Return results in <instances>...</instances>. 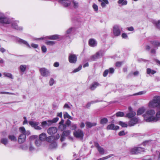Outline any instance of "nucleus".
Wrapping results in <instances>:
<instances>
[{"label":"nucleus","mask_w":160,"mask_h":160,"mask_svg":"<svg viewBox=\"0 0 160 160\" xmlns=\"http://www.w3.org/2000/svg\"><path fill=\"white\" fill-rule=\"evenodd\" d=\"M144 120L147 122H155L160 120V112L156 113L153 109L147 110L142 115Z\"/></svg>","instance_id":"1"},{"label":"nucleus","mask_w":160,"mask_h":160,"mask_svg":"<svg viewBox=\"0 0 160 160\" xmlns=\"http://www.w3.org/2000/svg\"><path fill=\"white\" fill-rule=\"evenodd\" d=\"M148 107L151 108H156L158 107L160 112V97L159 96H155L153 99L151 101L148 103Z\"/></svg>","instance_id":"2"},{"label":"nucleus","mask_w":160,"mask_h":160,"mask_svg":"<svg viewBox=\"0 0 160 160\" xmlns=\"http://www.w3.org/2000/svg\"><path fill=\"white\" fill-rule=\"evenodd\" d=\"M10 19L3 13L0 12V23L3 24H9L10 23Z\"/></svg>","instance_id":"3"},{"label":"nucleus","mask_w":160,"mask_h":160,"mask_svg":"<svg viewBox=\"0 0 160 160\" xmlns=\"http://www.w3.org/2000/svg\"><path fill=\"white\" fill-rule=\"evenodd\" d=\"M39 70L41 75L42 77H47L50 75V70L46 68H41Z\"/></svg>","instance_id":"4"},{"label":"nucleus","mask_w":160,"mask_h":160,"mask_svg":"<svg viewBox=\"0 0 160 160\" xmlns=\"http://www.w3.org/2000/svg\"><path fill=\"white\" fill-rule=\"evenodd\" d=\"M103 55V52L102 51H100L97 52L95 54L91 56L90 58L92 61H94L102 57Z\"/></svg>","instance_id":"5"},{"label":"nucleus","mask_w":160,"mask_h":160,"mask_svg":"<svg viewBox=\"0 0 160 160\" xmlns=\"http://www.w3.org/2000/svg\"><path fill=\"white\" fill-rule=\"evenodd\" d=\"M130 151L132 154H135L143 151L144 149L141 147H134L130 149Z\"/></svg>","instance_id":"6"},{"label":"nucleus","mask_w":160,"mask_h":160,"mask_svg":"<svg viewBox=\"0 0 160 160\" xmlns=\"http://www.w3.org/2000/svg\"><path fill=\"white\" fill-rule=\"evenodd\" d=\"M74 136L77 138L82 139L83 136V133L81 130L75 131L73 132Z\"/></svg>","instance_id":"7"},{"label":"nucleus","mask_w":160,"mask_h":160,"mask_svg":"<svg viewBox=\"0 0 160 160\" xmlns=\"http://www.w3.org/2000/svg\"><path fill=\"white\" fill-rule=\"evenodd\" d=\"M113 33L115 36H118L120 35L121 31L119 29V26L117 25L114 26L113 27Z\"/></svg>","instance_id":"8"},{"label":"nucleus","mask_w":160,"mask_h":160,"mask_svg":"<svg viewBox=\"0 0 160 160\" xmlns=\"http://www.w3.org/2000/svg\"><path fill=\"white\" fill-rule=\"evenodd\" d=\"M29 123L35 129L39 130L42 129V128L40 126H38L39 124V122L30 121L29 122Z\"/></svg>","instance_id":"9"},{"label":"nucleus","mask_w":160,"mask_h":160,"mask_svg":"<svg viewBox=\"0 0 160 160\" xmlns=\"http://www.w3.org/2000/svg\"><path fill=\"white\" fill-rule=\"evenodd\" d=\"M68 60L71 63H75L77 61V57L76 55L74 54H70L68 57Z\"/></svg>","instance_id":"10"},{"label":"nucleus","mask_w":160,"mask_h":160,"mask_svg":"<svg viewBox=\"0 0 160 160\" xmlns=\"http://www.w3.org/2000/svg\"><path fill=\"white\" fill-rule=\"evenodd\" d=\"M59 2L64 7H68L71 4V2L69 0H60Z\"/></svg>","instance_id":"11"},{"label":"nucleus","mask_w":160,"mask_h":160,"mask_svg":"<svg viewBox=\"0 0 160 160\" xmlns=\"http://www.w3.org/2000/svg\"><path fill=\"white\" fill-rule=\"evenodd\" d=\"M57 132V129L55 127H52L49 128L47 130V132L49 135L55 134Z\"/></svg>","instance_id":"12"},{"label":"nucleus","mask_w":160,"mask_h":160,"mask_svg":"<svg viewBox=\"0 0 160 160\" xmlns=\"http://www.w3.org/2000/svg\"><path fill=\"white\" fill-rule=\"evenodd\" d=\"M139 119L138 118H134L131 119L128 122V125L130 126H134L138 123Z\"/></svg>","instance_id":"13"},{"label":"nucleus","mask_w":160,"mask_h":160,"mask_svg":"<svg viewBox=\"0 0 160 160\" xmlns=\"http://www.w3.org/2000/svg\"><path fill=\"white\" fill-rule=\"evenodd\" d=\"M18 22L17 21L13 22L12 23V27L16 29L20 30H22L23 28L22 27H19L18 26Z\"/></svg>","instance_id":"14"},{"label":"nucleus","mask_w":160,"mask_h":160,"mask_svg":"<svg viewBox=\"0 0 160 160\" xmlns=\"http://www.w3.org/2000/svg\"><path fill=\"white\" fill-rule=\"evenodd\" d=\"M26 136L25 134H22L20 135L18 138V142L19 143H22L24 142L26 140Z\"/></svg>","instance_id":"15"},{"label":"nucleus","mask_w":160,"mask_h":160,"mask_svg":"<svg viewBox=\"0 0 160 160\" xmlns=\"http://www.w3.org/2000/svg\"><path fill=\"white\" fill-rule=\"evenodd\" d=\"M95 146L97 148L99 152L101 154H103L104 153V149L99 146L98 143H95Z\"/></svg>","instance_id":"16"},{"label":"nucleus","mask_w":160,"mask_h":160,"mask_svg":"<svg viewBox=\"0 0 160 160\" xmlns=\"http://www.w3.org/2000/svg\"><path fill=\"white\" fill-rule=\"evenodd\" d=\"M107 129L108 130H117L119 128V127L118 126H115V125L113 124L108 125L107 127Z\"/></svg>","instance_id":"17"},{"label":"nucleus","mask_w":160,"mask_h":160,"mask_svg":"<svg viewBox=\"0 0 160 160\" xmlns=\"http://www.w3.org/2000/svg\"><path fill=\"white\" fill-rule=\"evenodd\" d=\"M89 44L90 46L94 47L97 45V42L95 40L91 38L89 40Z\"/></svg>","instance_id":"18"},{"label":"nucleus","mask_w":160,"mask_h":160,"mask_svg":"<svg viewBox=\"0 0 160 160\" xmlns=\"http://www.w3.org/2000/svg\"><path fill=\"white\" fill-rule=\"evenodd\" d=\"M39 138L41 141H44L46 140L47 138L46 134L44 132L42 133L39 135Z\"/></svg>","instance_id":"19"},{"label":"nucleus","mask_w":160,"mask_h":160,"mask_svg":"<svg viewBox=\"0 0 160 160\" xmlns=\"http://www.w3.org/2000/svg\"><path fill=\"white\" fill-rule=\"evenodd\" d=\"M85 124L88 128H91L92 127L96 126L97 124L95 122H85Z\"/></svg>","instance_id":"20"},{"label":"nucleus","mask_w":160,"mask_h":160,"mask_svg":"<svg viewBox=\"0 0 160 160\" xmlns=\"http://www.w3.org/2000/svg\"><path fill=\"white\" fill-rule=\"evenodd\" d=\"M146 108L145 107H142L138 109L137 111V115H140L142 114L145 111Z\"/></svg>","instance_id":"21"},{"label":"nucleus","mask_w":160,"mask_h":160,"mask_svg":"<svg viewBox=\"0 0 160 160\" xmlns=\"http://www.w3.org/2000/svg\"><path fill=\"white\" fill-rule=\"evenodd\" d=\"M100 84L96 82H93L92 83V84L91 85L90 87V89L91 90H94L97 87L99 86Z\"/></svg>","instance_id":"22"},{"label":"nucleus","mask_w":160,"mask_h":160,"mask_svg":"<svg viewBox=\"0 0 160 160\" xmlns=\"http://www.w3.org/2000/svg\"><path fill=\"white\" fill-rule=\"evenodd\" d=\"M73 5V8L75 9H77L79 7V2L75 0H72L71 1V3Z\"/></svg>","instance_id":"23"},{"label":"nucleus","mask_w":160,"mask_h":160,"mask_svg":"<svg viewBox=\"0 0 160 160\" xmlns=\"http://www.w3.org/2000/svg\"><path fill=\"white\" fill-rule=\"evenodd\" d=\"M136 114L135 112L130 110V112L126 115V117L130 118L134 117Z\"/></svg>","instance_id":"24"},{"label":"nucleus","mask_w":160,"mask_h":160,"mask_svg":"<svg viewBox=\"0 0 160 160\" xmlns=\"http://www.w3.org/2000/svg\"><path fill=\"white\" fill-rule=\"evenodd\" d=\"M18 41L20 43H22L26 45L28 48H31L30 45L28 44L27 41L21 39H19Z\"/></svg>","instance_id":"25"},{"label":"nucleus","mask_w":160,"mask_h":160,"mask_svg":"<svg viewBox=\"0 0 160 160\" xmlns=\"http://www.w3.org/2000/svg\"><path fill=\"white\" fill-rule=\"evenodd\" d=\"M151 43L154 46H160V42L157 40H152L150 41Z\"/></svg>","instance_id":"26"},{"label":"nucleus","mask_w":160,"mask_h":160,"mask_svg":"<svg viewBox=\"0 0 160 160\" xmlns=\"http://www.w3.org/2000/svg\"><path fill=\"white\" fill-rule=\"evenodd\" d=\"M27 68V66L26 65H21L20 66L19 68L21 72H23L25 71Z\"/></svg>","instance_id":"27"},{"label":"nucleus","mask_w":160,"mask_h":160,"mask_svg":"<svg viewBox=\"0 0 160 160\" xmlns=\"http://www.w3.org/2000/svg\"><path fill=\"white\" fill-rule=\"evenodd\" d=\"M48 38L50 39L56 40L59 39V35H55L52 36H49L48 37Z\"/></svg>","instance_id":"28"},{"label":"nucleus","mask_w":160,"mask_h":160,"mask_svg":"<svg viewBox=\"0 0 160 160\" xmlns=\"http://www.w3.org/2000/svg\"><path fill=\"white\" fill-rule=\"evenodd\" d=\"M8 142V140L7 138H2L0 140V142L5 145H7Z\"/></svg>","instance_id":"29"},{"label":"nucleus","mask_w":160,"mask_h":160,"mask_svg":"<svg viewBox=\"0 0 160 160\" xmlns=\"http://www.w3.org/2000/svg\"><path fill=\"white\" fill-rule=\"evenodd\" d=\"M156 71L151 69L150 68H148L147 69V74H150L153 75L155 73Z\"/></svg>","instance_id":"30"},{"label":"nucleus","mask_w":160,"mask_h":160,"mask_svg":"<svg viewBox=\"0 0 160 160\" xmlns=\"http://www.w3.org/2000/svg\"><path fill=\"white\" fill-rule=\"evenodd\" d=\"M8 138L9 139L12 141L16 142L17 140L16 137L13 135H9L8 136Z\"/></svg>","instance_id":"31"},{"label":"nucleus","mask_w":160,"mask_h":160,"mask_svg":"<svg viewBox=\"0 0 160 160\" xmlns=\"http://www.w3.org/2000/svg\"><path fill=\"white\" fill-rule=\"evenodd\" d=\"M55 137L54 136H49L46 139V141L50 142V143H52L53 142V141L54 140V138Z\"/></svg>","instance_id":"32"},{"label":"nucleus","mask_w":160,"mask_h":160,"mask_svg":"<svg viewBox=\"0 0 160 160\" xmlns=\"http://www.w3.org/2000/svg\"><path fill=\"white\" fill-rule=\"evenodd\" d=\"M63 117L64 118H68L71 120L73 118L70 116L67 112L64 113Z\"/></svg>","instance_id":"33"},{"label":"nucleus","mask_w":160,"mask_h":160,"mask_svg":"<svg viewBox=\"0 0 160 160\" xmlns=\"http://www.w3.org/2000/svg\"><path fill=\"white\" fill-rule=\"evenodd\" d=\"M109 2L108 0H102V2L101 3V6L102 8H104L106 4H108Z\"/></svg>","instance_id":"34"},{"label":"nucleus","mask_w":160,"mask_h":160,"mask_svg":"<svg viewBox=\"0 0 160 160\" xmlns=\"http://www.w3.org/2000/svg\"><path fill=\"white\" fill-rule=\"evenodd\" d=\"M118 3L121 4L122 5H125L127 4V2L126 0H119Z\"/></svg>","instance_id":"35"},{"label":"nucleus","mask_w":160,"mask_h":160,"mask_svg":"<svg viewBox=\"0 0 160 160\" xmlns=\"http://www.w3.org/2000/svg\"><path fill=\"white\" fill-rule=\"evenodd\" d=\"M108 122V120L107 118H104L101 119L100 123L103 125L106 124Z\"/></svg>","instance_id":"36"},{"label":"nucleus","mask_w":160,"mask_h":160,"mask_svg":"<svg viewBox=\"0 0 160 160\" xmlns=\"http://www.w3.org/2000/svg\"><path fill=\"white\" fill-rule=\"evenodd\" d=\"M59 118H53L52 120H48V123H50V124H51L52 123H55L57 122Z\"/></svg>","instance_id":"37"},{"label":"nucleus","mask_w":160,"mask_h":160,"mask_svg":"<svg viewBox=\"0 0 160 160\" xmlns=\"http://www.w3.org/2000/svg\"><path fill=\"white\" fill-rule=\"evenodd\" d=\"M71 131L70 130H66L63 132L62 136H68L70 133Z\"/></svg>","instance_id":"38"},{"label":"nucleus","mask_w":160,"mask_h":160,"mask_svg":"<svg viewBox=\"0 0 160 160\" xmlns=\"http://www.w3.org/2000/svg\"><path fill=\"white\" fill-rule=\"evenodd\" d=\"M57 146V144L55 142H53L50 145V148L51 149L55 148Z\"/></svg>","instance_id":"39"},{"label":"nucleus","mask_w":160,"mask_h":160,"mask_svg":"<svg viewBox=\"0 0 160 160\" xmlns=\"http://www.w3.org/2000/svg\"><path fill=\"white\" fill-rule=\"evenodd\" d=\"M66 125L64 124L59 125V129L62 131L65 129L66 128Z\"/></svg>","instance_id":"40"},{"label":"nucleus","mask_w":160,"mask_h":160,"mask_svg":"<svg viewBox=\"0 0 160 160\" xmlns=\"http://www.w3.org/2000/svg\"><path fill=\"white\" fill-rule=\"evenodd\" d=\"M4 75L6 77L9 78H13V77L12 74L9 73L4 72L3 73Z\"/></svg>","instance_id":"41"},{"label":"nucleus","mask_w":160,"mask_h":160,"mask_svg":"<svg viewBox=\"0 0 160 160\" xmlns=\"http://www.w3.org/2000/svg\"><path fill=\"white\" fill-rule=\"evenodd\" d=\"M55 42L53 41H47L45 43L49 46H52L55 44Z\"/></svg>","instance_id":"42"},{"label":"nucleus","mask_w":160,"mask_h":160,"mask_svg":"<svg viewBox=\"0 0 160 160\" xmlns=\"http://www.w3.org/2000/svg\"><path fill=\"white\" fill-rule=\"evenodd\" d=\"M20 148L23 150H26L28 149V147L26 144H23L20 146Z\"/></svg>","instance_id":"43"},{"label":"nucleus","mask_w":160,"mask_h":160,"mask_svg":"<svg viewBox=\"0 0 160 160\" xmlns=\"http://www.w3.org/2000/svg\"><path fill=\"white\" fill-rule=\"evenodd\" d=\"M41 141L40 139L37 140L35 142V144L37 147H39L41 144Z\"/></svg>","instance_id":"44"},{"label":"nucleus","mask_w":160,"mask_h":160,"mask_svg":"<svg viewBox=\"0 0 160 160\" xmlns=\"http://www.w3.org/2000/svg\"><path fill=\"white\" fill-rule=\"evenodd\" d=\"M98 102V101L97 100H96V101H92L91 102H89L88 103L87 105H86V107L87 108H89L90 105H91V104H93L95 103H96V102Z\"/></svg>","instance_id":"45"},{"label":"nucleus","mask_w":160,"mask_h":160,"mask_svg":"<svg viewBox=\"0 0 160 160\" xmlns=\"http://www.w3.org/2000/svg\"><path fill=\"white\" fill-rule=\"evenodd\" d=\"M112 156H113L112 154L109 155L108 156H107L106 157H104L103 158H99V159H98V160H104L105 159H107L110 158Z\"/></svg>","instance_id":"46"},{"label":"nucleus","mask_w":160,"mask_h":160,"mask_svg":"<svg viewBox=\"0 0 160 160\" xmlns=\"http://www.w3.org/2000/svg\"><path fill=\"white\" fill-rule=\"evenodd\" d=\"M119 124L122 127H127L128 126V125L126 123L122 121L119 122Z\"/></svg>","instance_id":"47"},{"label":"nucleus","mask_w":160,"mask_h":160,"mask_svg":"<svg viewBox=\"0 0 160 160\" xmlns=\"http://www.w3.org/2000/svg\"><path fill=\"white\" fill-rule=\"evenodd\" d=\"M124 114L122 112H118L116 113V115L117 117H122L124 116Z\"/></svg>","instance_id":"48"},{"label":"nucleus","mask_w":160,"mask_h":160,"mask_svg":"<svg viewBox=\"0 0 160 160\" xmlns=\"http://www.w3.org/2000/svg\"><path fill=\"white\" fill-rule=\"evenodd\" d=\"M154 24L157 28H160V20L155 22Z\"/></svg>","instance_id":"49"},{"label":"nucleus","mask_w":160,"mask_h":160,"mask_svg":"<svg viewBox=\"0 0 160 160\" xmlns=\"http://www.w3.org/2000/svg\"><path fill=\"white\" fill-rule=\"evenodd\" d=\"M82 65H80L79 67L78 68L75 69L73 71V72H76L80 71L82 68Z\"/></svg>","instance_id":"50"},{"label":"nucleus","mask_w":160,"mask_h":160,"mask_svg":"<svg viewBox=\"0 0 160 160\" xmlns=\"http://www.w3.org/2000/svg\"><path fill=\"white\" fill-rule=\"evenodd\" d=\"M20 131L22 133V134H24L26 130L25 128L24 127H21L19 128Z\"/></svg>","instance_id":"51"},{"label":"nucleus","mask_w":160,"mask_h":160,"mask_svg":"<svg viewBox=\"0 0 160 160\" xmlns=\"http://www.w3.org/2000/svg\"><path fill=\"white\" fill-rule=\"evenodd\" d=\"M146 93V91H142L140 92L137 93H135L134 94V95H141L143 94H144Z\"/></svg>","instance_id":"52"},{"label":"nucleus","mask_w":160,"mask_h":160,"mask_svg":"<svg viewBox=\"0 0 160 160\" xmlns=\"http://www.w3.org/2000/svg\"><path fill=\"white\" fill-rule=\"evenodd\" d=\"M92 7L95 11L97 12L98 11V7L96 4H94L92 6Z\"/></svg>","instance_id":"53"},{"label":"nucleus","mask_w":160,"mask_h":160,"mask_svg":"<svg viewBox=\"0 0 160 160\" xmlns=\"http://www.w3.org/2000/svg\"><path fill=\"white\" fill-rule=\"evenodd\" d=\"M49 123V124H48L46 121H45L42 122L41 125L42 126H44L46 125H49L51 124H50V123Z\"/></svg>","instance_id":"54"},{"label":"nucleus","mask_w":160,"mask_h":160,"mask_svg":"<svg viewBox=\"0 0 160 160\" xmlns=\"http://www.w3.org/2000/svg\"><path fill=\"white\" fill-rule=\"evenodd\" d=\"M41 49L42 52H45L47 51V48L44 45H43Z\"/></svg>","instance_id":"55"},{"label":"nucleus","mask_w":160,"mask_h":160,"mask_svg":"<svg viewBox=\"0 0 160 160\" xmlns=\"http://www.w3.org/2000/svg\"><path fill=\"white\" fill-rule=\"evenodd\" d=\"M34 149V147L32 145L31 142L30 143V146L29 147V150L30 151H32Z\"/></svg>","instance_id":"56"},{"label":"nucleus","mask_w":160,"mask_h":160,"mask_svg":"<svg viewBox=\"0 0 160 160\" xmlns=\"http://www.w3.org/2000/svg\"><path fill=\"white\" fill-rule=\"evenodd\" d=\"M122 62H118L116 63V66L117 67H120L121 65Z\"/></svg>","instance_id":"57"},{"label":"nucleus","mask_w":160,"mask_h":160,"mask_svg":"<svg viewBox=\"0 0 160 160\" xmlns=\"http://www.w3.org/2000/svg\"><path fill=\"white\" fill-rule=\"evenodd\" d=\"M54 80L53 79L51 78L49 81V84L50 86H52L53 85L54 83Z\"/></svg>","instance_id":"58"},{"label":"nucleus","mask_w":160,"mask_h":160,"mask_svg":"<svg viewBox=\"0 0 160 160\" xmlns=\"http://www.w3.org/2000/svg\"><path fill=\"white\" fill-rule=\"evenodd\" d=\"M109 72L108 70H106L103 72V76L104 77H106Z\"/></svg>","instance_id":"59"},{"label":"nucleus","mask_w":160,"mask_h":160,"mask_svg":"<svg viewBox=\"0 0 160 160\" xmlns=\"http://www.w3.org/2000/svg\"><path fill=\"white\" fill-rule=\"evenodd\" d=\"M126 134L123 131H120L118 133L119 136L124 135Z\"/></svg>","instance_id":"60"},{"label":"nucleus","mask_w":160,"mask_h":160,"mask_svg":"<svg viewBox=\"0 0 160 160\" xmlns=\"http://www.w3.org/2000/svg\"><path fill=\"white\" fill-rule=\"evenodd\" d=\"M73 28H70L69 29H68L66 32L67 34H69L71 33V32H72V29Z\"/></svg>","instance_id":"61"},{"label":"nucleus","mask_w":160,"mask_h":160,"mask_svg":"<svg viewBox=\"0 0 160 160\" xmlns=\"http://www.w3.org/2000/svg\"><path fill=\"white\" fill-rule=\"evenodd\" d=\"M31 46L34 48H37L38 46V44H34V43H32V44H31Z\"/></svg>","instance_id":"62"},{"label":"nucleus","mask_w":160,"mask_h":160,"mask_svg":"<svg viewBox=\"0 0 160 160\" xmlns=\"http://www.w3.org/2000/svg\"><path fill=\"white\" fill-rule=\"evenodd\" d=\"M71 123V122L69 119H68L66 122V124L68 126H69Z\"/></svg>","instance_id":"63"},{"label":"nucleus","mask_w":160,"mask_h":160,"mask_svg":"<svg viewBox=\"0 0 160 160\" xmlns=\"http://www.w3.org/2000/svg\"><path fill=\"white\" fill-rule=\"evenodd\" d=\"M76 128L77 126L76 124H72L71 128V129L72 130H74L76 129Z\"/></svg>","instance_id":"64"}]
</instances>
